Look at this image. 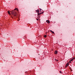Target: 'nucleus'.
Wrapping results in <instances>:
<instances>
[{
  "label": "nucleus",
  "instance_id": "7",
  "mask_svg": "<svg viewBox=\"0 0 75 75\" xmlns=\"http://www.w3.org/2000/svg\"><path fill=\"white\" fill-rule=\"evenodd\" d=\"M36 12L37 13H39V9H38V10H36Z\"/></svg>",
  "mask_w": 75,
  "mask_h": 75
},
{
  "label": "nucleus",
  "instance_id": "13",
  "mask_svg": "<svg viewBox=\"0 0 75 75\" xmlns=\"http://www.w3.org/2000/svg\"><path fill=\"white\" fill-rule=\"evenodd\" d=\"M55 59L56 61H58V60L57 59Z\"/></svg>",
  "mask_w": 75,
  "mask_h": 75
},
{
  "label": "nucleus",
  "instance_id": "19",
  "mask_svg": "<svg viewBox=\"0 0 75 75\" xmlns=\"http://www.w3.org/2000/svg\"><path fill=\"white\" fill-rule=\"evenodd\" d=\"M37 20H38V19H37Z\"/></svg>",
  "mask_w": 75,
  "mask_h": 75
},
{
  "label": "nucleus",
  "instance_id": "9",
  "mask_svg": "<svg viewBox=\"0 0 75 75\" xmlns=\"http://www.w3.org/2000/svg\"><path fill=\"white\" fill-rule=\"evenodd\" d=\"M44 37L45 38H46V37H47V35H44Z\"/></svg>",
  "mask_w": 75,
  "mask_h": 75
},
{
  "label": "nucleus",
  "instance_id": "4",
  "mask_svg": "<svg viewBox=\"0 0 75 75\" xmlns=\"http://www.w3.org/2000/svg\"><path fill=\"white\" fill-rule=\"evenodd\" d=\"M42 14V13H38V16H40V15H41Z\"/></svg>",
  "mask_w": 75,
  "mask_h": 75
},
{
  "label": "nucleus",
  "instance_id": "10",
  "mask_svg": "<svg viewBox=\"0 0 75 75\" xmlns=\"http://www.w3.org/2000/svg\"><path fill=\"white\" fill-rule=\"evenodd\" d=\"M40 11H42V9H41V8H40Z\"/></svg>",
  "mask_w": 75,
  "mask_h": 75
},
{
  "label": "nucleus",
  "instance_id": "6",
  "mask_svg": "<svg viewBox=\"0 0 75 75\" xmlns=\"http://www.w3.org/2000/svg\"><path fill=\"white\" fill-rule=\"evenodd\" d=\"M50 31H51V32L53 34H54V32H53L52 31V30H50Z\"/></svg>",
  "mask_w": 75,
  "mask_h": 75
},
{
  "label": "nucleus",
  "instance_id": "12",
  "mask_svg": "<svg viewBox=\"0 0 75 75\" xmlns=\"http://www.w3.org/2000/svg\"><path fill=\"white\" fill-rule=\"evenodd\" d=\"M73 61V59H72L70 60V61Z\"/></svg>",
  "mask_w": 75,
  "mask_h": 75
},
{
  "label": "nucleus",
  "instance_id": "3",
  "mask_svg": "<svg viewBox=\"0 0 75 75\" xmlns=\"http://www.w3.org/2000/svg\"><path fill=\"white\" fill-rule=\"evenodd\" d=\"M54 53L55 54H58V51H55L54 52Z\"/></svg>",
  "mask_w": 75,
  "mask_h": 75
},
{
  "label": "nucleus",
  "instance_id": "11",
  "mask_svg": "<svg viewBox=\"0 0 75 75\" xmlns=\"http://www.w3.org/2000/svg\"><path fill=\"white\" fill-rule=\"evenodd\" d=\"M72 59H73V60H74V59H75V57H73Z\"/></svg>",
  "mask_w": 75,
  "mask_h": 75
},
{
  "label": "nucleus",
  "instance_id": "8",
  "mask_svg": "<svg viewBox=\"0 0 75 75\" xmlns=\"http://www.w3.org/2000/svg\"><path fill=\"white\" fill-rule=\"evenodd\" d=\"M8 14L9 15H10V12L9 11H8Z\"/></svg>",
  "mask_w": 75,
  "mask_h": 75
},
{
  "label": "nucleus",
  "instance_id": "5",
  "mask_svg": "<svg viewBox=\"0 0 75 75\" xmlns=\"http://www.w3.org/2000/svg\"><path fill=\"white\" fill-rule=\"evenodd\" d=\"M46 22L47 23H48L49 24V23H50V21L48 20H47L46 21Z\"/></svg>",
  "mask_w": 75,
  "mask_h": 75
},
{
  "label": "nucleus",
  "instance_id": "2",
  "mask_svg": "<svg viewBox=\"0 0 75 75\" xmlns=\"http://www.w3.org/2000/svg\"><path fill=\"white\" fill-rule=\"evenodd\" d=\"M68 65H69V63L67 64L65 66V68H67V67H68Z\"/></svg>",
  "mask_w": 75,
  "mask_h": 75
},
{
  "label": "nucleus",
  "instance_id": "1",
  "mask_svg": "<svg viewBox=\"0 0 75 75\" xmlns=\"http://www.w3.org/2000/svg\"><path fill=\"white\" fill-rule=\"evenodd\" d=\"M12 15H13L15 17L16 16V13L14 11H12L11 13Z\"/></svg>",
  "mask_w": 75,
  "mask_h": 75
},
{
  "label": "nucleus",
  "instance_id": "14",
  "mask_svg": "<svg viewBox=\"0 0 75 75\" xmlns=\"http://www.w3.org/2000/svg\"><path fill=\"white\" fill-rule=\"evenodd\" d=\"M17 9V8H16L15 9H14V10H16Z\"/></svg>",
  "mask_w": 75,
  "mask_h": 75
},
{
  "label": "nucleus",
  "instance_id": "18",
  "mask_svg": "<svg viewBox=\"0 0 75 75\" xmlns=\"http://www.w3.org/2000/svg\"><path fill=\"white\" fill-rule=\"evenodd\" d=\"M44 13V12H42V13Z\"/></svg>",
  "mask_w": 75,
  "mask_h": 75
},
{
  "label": "nucleus",
  "instance_id": "17",
  "mask_svg": "<svg viewBox=\"0 0 75 75\" xmlns=\"http://www.w3.org/2000/svg\"><path fill=\"white\" fill-rule=\"evenodd\" d=\"M60 73H61H61H62L61 71H60Z\"/></svg>",
  "mask_w": 75,
  "mask_h": 75
},
{
  "label": "nucleus",
  "instance_id": "16",
  "mask_svg": "<svg viewBox=\"0 0 75 75\" xmlns=\"http://www.w3.org/2000/svg\"><path fill=\"white\" fill-rule=\"evenodd\" d=\"M71 61H69V63H71Z\"/></svg>",
  "mask_w": 75,
  "mask_h": 75
},
{
  "label": "nucleus",
  "instance_id": "15",
  "mask_svg": "<svg viewBox=\"0 0 75 75\" xmlns=\"http://www.w3.org/2000/svg\"><path fill=\"white\" fill-rule=\"evenodd\" d=\"M16 10H17V11H18V9H17V8H16Z\"/></svg>",
  "mask_w": 75,
  "mask_h": 75
}]
</instances>
